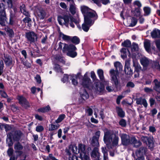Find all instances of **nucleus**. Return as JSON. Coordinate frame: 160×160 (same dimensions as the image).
<instances>
[{
    "label": "nucleus",
    "instance_id": "32",
    "mask_svg": "<svg viewBox=\"0 0 160 160\" xmlns=\"http://www.w3.org/2000/svg\"><path fill=\"white\" fill-rule=\"evenodd\" d=\"M117 111L119 116L121 117H123L125 116V112L123 111L122 108L119 107L116 108Z\"/></svg>",
    "mask_w": 160,
    "mask_h": 160
},
{
    "label": "nucleus",
    "instance_id": "27",
    "mask_svg": "<svg viewBox=\"0 0 160 160\" xmlns=\"http://www.w3.org/2000/svg\"><path fill=\"white\" fill-rule=\"evenodd\" d=\"M136 155L138 157V158L136 160H144V158L142 156V152H141V150L137 151L136 152Z\"/></svg>",
    "mask_w": 160,
    "mask_h": 160
},
{
    "label": "nucleus",
    "instance_id": "30",
    "mask_svg": "<svg viewBox=\"0 0 160 160\" xmlns=\"http://www.w3.org/2000/svg\"><path fill=\"white\" fill-rule=\"evenodd\" d=\"M154 82L155 84L154 89L157 91L160 92V82L157 79L155 80Z\"/></svg>",
    "mask_w": 160,
    "mask_h": 160
},
{
    "label": "nucleus",
    "instance_id": "37",
    "mask_svg": "<svg viewBox=\"0 0 160 160\" xmlns=\"http://www.w3.org/2000/svg\"><path fill=\"white\" fill-rule=\"evenodd\" d=\"M6 15L4 16H0V24L2 26L5 25V22L6 20Z\"/></svg>",
    "mask_w": 160,
    "mask_h": 160
},
{
    "label": "nucleus",
    "instance_id": "59",
    "mask_svg": "<svg viewBox=\"0 0 160 160\" xmlns=\"http://www.w3.org/2000/svg\"><path fill=\"white\" fill-rule=\"evenodd\" d=\"M0 94L1 96L4 98H7L8 97V95H7L6 92L4 91L1 90L0 91Z\"/></svg>",
    "mask_w": 160,
    "mask_h": 160
},
{
    "label": "nucleus",
    "instance_id": "5",
    "mask_svg": "<svg viewBox=\"0 0 160 160\" xmlns=\"http://www.w3.org/2000/svg\"><path fill=\"white\" fill-rule=\"evenodd\" d=\"M78 151H79L80 157L82 160H89L88 154L86 152L85 145L82 143H79L78 144Z\"/></svg>",
    "mask_w": 160,
    "mask_h": 160
},
{
    "label": "nucleus",
    "instance_id": "7",
    "mask_svg": "<svg viewBox=\"0 0 160 160\" xmlns=\"http://www.w3.org/2000/svg\"><path fill=\"white\" fill-rule=\"evenodd\" d=\"M3 59L7 66H13L14 64V61L9 55L4 54Z\"/></svg>",
    "mask_w": 160,
    "mask_h": 160
},
{
    "label": "nucleus",
    "instance_id": "47",
    "mask_svg": "<svg viewBox=\"0 0 160 160\" xmlns=\"http://www.w3.org/2000/svg\"><path fill=\"white\" fill-rule=\"evenodd\" d=\"M135 15L137 17H138L142 15L141 13V10L140 8H136L134 10Z\"/></svg>",
    "mask_w": 160,
    "mask_h": 160
},
{
    "label": "nucleus",
    "instance_id": "60",
    "mask_svg": "<svg viewBox=\"0 0 160 160\" xmlns=\"http://www.w3.org/2000/svg\"><path fill=\"white\" fill-rule=\"evenodd\" d=\"M50 155H51L52 157H54L52 154H49L48 156V157H46L45 156H43L42 157L43 160H50V159L52 160V158L51 157Z\"/></svg>",
    "mask_w": 160,
    "mask_h": 160
},
{
    "label": "nucleus",
    "instance_id": "13",
    "mask_svg": "<svg viewBox=\"0 0 160 160\" xmlns=\"http://www.w3.org/2000/svg\"><path fill=\"white\" fill-rule=\"evenodd\" d=\"M133 66L135 67L134 77L137 78L139 76V72L141 70V67L137 60L133 61Z\"/></svg>",
    "mask_w": 160,
    "mask_h": 160
},
{
    "label": "nucleus",
    "instance_id": "33",
    "mask_svg": "<svg viewBox=\"0 0 160 160\" xmlns=\"http://www.w3.org/2000/svg\"><path fill=\"white\" fill-rule=\"evenodd\" d=\"M50 109V107L49 106H48L38 109L37 111L39 112H45L49 111Z\"/></svg>",
    "mask_w": 160,
    "mask_h": 160
},
{
    "label": "nucleus",
    "instance_id": "34",
    "mask_svg": "<svg viewBox=\"0 0 160 160\" xmlns=\"http://www.w3.org/2000/svg\"><path fill=\"white\" fill-rule=\"evenodd\" d=\"M0 13L1 16L5 15V6L2 3H0Z\"/></svg>",
    "mask_w": 160,
    "mask_h": 160
},
{
    "label": "nucleus",
    "instance_id": "31",
    "mask_svg": "<svg viewBox=\"0 0 160 160\" xmlns=\"http://www.w3.org/2000/svg\"><path fill=\"white\" fill-rule=\"evenodd\" d=\"M144 16H147L150 14L151 12V9L148 7H145L143 8Z\"/></svg>",
    "mask_w": 160,
    "mask_h": 160
},
{
    "label": "nucleus",
    "instance_id": "15",
    "mask_svg": "<svg viewBox=\"0 0 160 160\" xmlns=\"http://www.w3.org/2000/svg\"><path fill=\"white\" fill-rule=\"evenodd\" d=\"M103 86L100 84L99 82H97L95 84V86L92 89L97 93H101L104 90Z\"/></svg>",
    "mask_w": 160,
    "mask_h": 160
},
{
    "label": "nucleus",
    "instance_id": "14",
    "mask_svg": "<svg viewBox=\"0 0 160 160\" xmlns=\"http://www.w3.org/2000/svg\"><path fill=\"white\" fill-rule=\"evenodd\" d=\"M120 137L121 138L122 144L124 145H127L130 143L129 136L124 133L121 134Z\"/></svg>",
    "mask_w": 160,
    "mask_h": 160
},
{
    "label": "nucleus",
    "instance_id": "44",
    "mask_svg": "<svg viewBox=\"0 0 160 160\" xmlns=\"http://www.w3.org/2000/svg\"><path fill=\"white\" fill-rule=\"evenodd\" d=\"M71 41L73 43L77 44L79 43L80 40L77 36H74L71 39Z\"/></svg>",
    "mask_w": 160,
    "mask_h": 160
},
{
    "label": "nucleus",
    "instance_id": "29",
    "mask_svg": "<svg viewBox=\"0 0 160 160\" xmlns=\"http://www.w3.org/2000/svg\"><path fill=\"white\" fill-rule=\"evenodd\" d=\"M80 95L82 98L84 100L87 99L89 97L88 94L85 90H83L80 92Z\"/></svg>",
    "mask_w": 160,
    "mask_h": 160
},
{
    "label": "nucleus",
    "instance_id": "42",
    "mask_svg": "<svg viewBox=\"0 0 160 160\" xmlns=\"http://www.w3.org/2000/svg\"><path fill=\"white\" fill-rule=\"evenodd\" d=\"M14 148L17 151L19 150L23 149V147L19 142H18L15 144Z\"/></svg>",
    "mask_w": 160,
    "mask_h": 160
},
{
    "label": "nucleus",
    "instance_id": "1",
    "mask_svg": "<svg viewBox=\"0 0 160 160\" xmlns=\"http://www.w3.org/2000/svg\"><path fill=\"white\" fill-rule=\"evenodd\" d=\"M58 20L59 23L61 25H64L66 27H68L69 25L72 28L75 27L73 22H74L77 26L78 28L80 29H81V27L78 25L79 22L78 18L75 19L70 14H65L63 16H59L58 17Z\"/></svg>",
    "mask_w": 160,
    "mask_h": 160
},
{
    "label": "nucleus",
    "instance_id": "56",
    "mask_svg": "<svg viewBox=\"0 0 160 160\" xmlns=\"http://www.w3.org/2000/svg\"><path fill=\"white\" fill-rule=\"evenodd\" d=\"M13 152V150L12 148H9L7 151L8 155L9 157H11Z\"/></svg>",
    "mask_w": 160,
    "mask_h": 160
},
{
    "label": "nucleus",
    "instance_id": "2",
    "mask_svg": "<svg viewBox=\"0 0 160 160\" xmlns=\"http://www.w3.org/2000/svg\"><path fill=\"white\" fill-rule=\"evenodd\" d=\"M103 141L108 148H112L109 145L112 143V146H116L118 144L119 138L111 131L105 129L104 131Z\"/></svg>",
    "mask_w": 160,
    "mask_h": 160
},
{
    "label": "nucleus",
    "instance_id": "50",
    "mask_svg": "<svg viewBox=\"0 0 160 160\" xmlns=\"http://www.w3.org/2000/svg\"><path fill=\"white\" fill-rule=\"evenodd\" d=\"M65 115L62 114L59 116L58 119L56 120L57 123H58L62 121L65 118Z\"/></svg>",
    "mask_w": 160,
    "mask_h": 160
},
{
    "label": "nucleus",
    "instance_id": "39",
    "mask_svg": "<svg viewBox=\"0 0 160 160\" xmlns=\"http://www.w3.org/2000/svg\"><path fill=\"white\" fill-rule=\"evenodd\" d=\"M98 75L101 80H103L104 78L103 71L101 69H98L97 71Z\"/></svg>",
    "mask_w": 160,
    "mask_h": 160
},
{
    "label": "nucleus",
    "instance_id": "19",
    "mask_svg": "<svg viewBox=\"0 0 160 160\" xmlns=\"http://www.w3.org/2000/svg\"><path fill=\"white\" fill-rule=\"evenodd\" d=\"M69 10L72 15H74L77 13V9L73 1H72V3L70 4Z\"/></svg>",
    "mask_w": 160,
    "mask_h": 160
},
{
    "label": "nucleus",
    "instance_id": "21",
    "mask_svg": "<svg viewBox=\"0 0 160 160\" xmlns=\"http://www.w3.org/2000/svg\"><path fill=\"white\" fill-rule=\"evenodd\" d=\"M151 35L152 38H160V30L158 29H155L151 32Z\"/></svg>",
    "mask_w": 160,
    "mask_h": 160
},
{
    "label": "nucleus",
    "instance_id": "9",
    "mask_svg": "<svg viewBox=\"0 0 160 160\" xmlns=\"http://www.w3.org/2000/svg\"><path fill=\"white\" fill-rule=\"evenodd\" d=\"M17 99L19 101V103L23 106L26 108L29 107L30 105L29 102L23 96L18 95L17 96Z\"/></svg>",
    "mask_w": 160,
    "mask_h": 160
},
{
    "label": "nucleus",
    "instance_id": "26",
    "mask_svg": "<svg viewBox=\"0 0 160 160\" xmlns=\"http://www.w3.org/2000/svg\"><path fill=\"white\" fill-rule=\"evenodd\" d=\"M4 29L8 33L9 37L12 38L14 36V32L12 29L8 27H6L4 28Z\"/></svg>",
    "mask_w": 160,
    "mask_h": 160
},
{
    "label": "nucleus",
    "instance_id": "41",
    "mask_svg": "<svg viewBox=\"0 0 160 160\" xmlns=\"http://www.w3.org/2000/svg\"><path fill=\"white\" fill-rule=\"evenodd\" d=\"M147 144L150 148H152L154 146V142L152 139L151 138H148Z\"/></svg>",
    "mask_w": 160,
    "mask_h": 160
},
{
    "label": "nucleus",
    "instance_id": "51",
    "mask_svg": "<svg viewBox=\"0 0 160 160\" xmlns=\"http://www.w3.org/2000/svg\"><path fill=\"white\" fill-rule=\"evenodd\" d=\"M68 155L69 156V160H78V157L75 155H71L69 152H68Z\"/></svg>",
    "mask_w": 160,
    "mask_h": 160
},
{
    "label": "nucleus",
    "instance_id": "52",
    "mask_svg": "<svg viewBox=\"0 0 160 160\" xmlns=\"http://www.w3.org/2000/svg\"><path fill=\"white\" fill-rule=\"evenodd\" d=\"M3 1L7 3L9 7L10 8L12 7V0H3Z\"/></svg>",
    "mask_w": 160,
    "mask_h": 160
},
{
    "label": "nucleus",
    "instance_id": "18",
    "mask_svg": "<svg viewBox=\"0 0 160 160\" xmlns=\"http://www.w3.org/2000/svg\"><path fill=\"white\" fill-rule=\"evenodd\" d=\"M140 61L141 64L145 67H147L150 62V61L148 59L145 57L141 58Z\"/></svg>",
    "mask_w": 160,
    "mask_h": 160
},
{
    "label": "nucleus",
    "instance_id": "25",
    "mask_svg": "<svg viewBox=\"0 0 160 160\" xmlns=\"http://www.w3.org/2000/svg\"><path fill=\"white\" fill-rule=\"evenodd\" d=\"M69 149L70 150L72 151L74 153L77 154L79 153V151H78L77 147L75 144H72L70 145Z\"/></svg>",
    "mask_w": 160,
    "mask_h": 160
},
{
    "label": "nucleus",
    "instance_id": "22",
    "mask_svg": "<svg viewBox=\"0 0 160 160\" xmlns=\"http://www.w3.org/2000/svg\"><path fill=\"white\" fill-rule=\"evenodd\" d=\"M38 16L41 19H44L46 16V13L42 9L39 10L37 12Z\"/></svg>",
    "mask_w": 160,
    "mask_h": 160
},
{
    "label": "nucleus",
    "instance_id": "64",
    "mask_svg": "<svg viewBox=\"0 0 160 160\" xmlns=\"http://www.w3.org/2000/svg\"><path fill=\"white\" fill-rule=\"evenodd\" d=\"M28 17H27L24 18L23 20V21L25 23H29L31 21V18Z\"/></svg>",
    "mask_w": 160,
    "mask_h": 160
},
{
    "label": "nucleus",
    "instance_id": "10",
    "mask_svg": "<svg viewBox=\"0 0 160 160\" xmlns=\"http://www.w3.org/2000/svg\"><path fill=\"white\" fill-rule=\"evenodd\" d=\"M101 132L99 131H96L93 137L91 140V143L93 146H99L98 140L100 136Z\"/></svg>",
    "mask_w": 160,
    "mask_h": 160
},
{
    "label": "nucleus",
    "instance_id": "55",
    "mask_svg": "<svg viewBox=\"0 0 160 160\" xmlns=\"http://www.w3.org/2000/svg\"><path fill=\"white\" fill-rule=\"evenodd\" d=\"M119 124L122 127H124L126 126V121L123 119H122L119 122Z\"/></svg>",
    "mask_w": 160,
    "mask_h": 160
},
{
    "label": "nucleus",
    "instance_id": "49",
    "mask_svg": "<svg viewBox=\"0 0 160 160\" xmlns=\"http://www.w3.org/2000/svg\"><path fill=\"white\" fill-rule=\"evenodd\" d=\"M102 151L103 153V157H104V160H107V159L108 158V153L107 152L105 151V148H104V147H102Z\"/></svg>",
    "mask_w": 160,
    "mask_h": 160
},
{
    "label": "nucleus",
    "instance_id": "8",
    "mask_svg": "<svg viewBox=\"0 0 160 160\" xmlns=\"http://www.w3.org/2000/svg\"><path fill=\"white\" fill-rule=\"evenodd\" d=\"M84 23L82 25V28L84 31L87 32L90 27L92 25V20L91 19L84 18Z\"/></svg>",
    "mask_w": 160,
    "mask_h": 160
},
{
    "label": "nucleus",
    "instance_id": "40",
    "mask_svg": "<svg viewBox=\"0 0 160 160\" xmlns=\"http://www.w3.org/2000/svg\"><path fill=\"white\" fill-rule=\"evenodd\" d=\"M122 45L124 47L129 48L131 46V43L129 40H126L122 43Z\"/></svg>",
    "mask_w": 160,
    "mask_h": 160
},
{
    "label": "nucleus",
    "instance_id": "62",
    "mask_svg": "<svg viewBox=\"0 0 160 160\" xmlns=\"http://www.w3.org/2000/svg\"><path fill=\"white\" fill-rule=\"evenodd\" d=\"M137 22V21L134 18H133L132 19V22L130 26L131 27H133L136 25Z\"/></svg>",
    "mask_w": 160,
    "mask_h": 160
},
{
    "label": "nucleus",
    "instance_id": "17",
    "mask_svg": "<svg viewBox=\"0 0 160 160\" xmlns=\"http://www.w3.org/2000/svg\"><path fill=\"white\" fill-rule=\"evenodd\" d=\"M71 78L72 82L74 85H77L78 84V82L77 80L78 78H80L82 77V75L80 73H77L75 75L70 76Z\"/></svg>",
    "mask_w": 160,
    "mask_h": 160
},
{
    "label": "nucleus",
    "instance_id": "35",
    "mask_svg": "<svg viewBox=\"0 0 160 160\" xmlns=\"http://www.w3.org/2000/svg\"><path fill=\"white\" fill-rule=\"evenodd\" d=\"M132 142L134 144V146L138 147L141 145V142L137 140L135 138H133L131 140Z\"/></svg>",
    "mask_w": 160,
    "mask_h": 160
},
{
    "label": "nucleus",
    "instance_id": "58",
    "mask_svg": "<svg viewBox=\"0 0 160 160\" xmlns=\"http://www.w3.org/2000/svg\"><path fill=\"white\" fill-rule=\"evenodd\" d=\"M54 69L58 72H61L62 70L61 67L58 64H55L54 66Z\"/></svg>",
    "mask_w": 160,
    "mask_h": 160
},
{
    "label": "nucleus",
    "instance_id": "28",
    "mask_svg": "<svg viewBox=\"0 0 160 160\" xmlns=\"http://www.w3.org/2000/svg\"><path fill=\"white\" fill-rule=\"evenodd\" d=\"M12 133H10L7 134V142L9 146L12 145Z\"/></svg>",
    "mask_w": 160,
    "mask_h": 160
},
{
    "label": "nucleus",
    "instance_id": "45",
    "mask_svg": "<svg viewBox=\"0 0 160 160\" xmlns=\"http://www.w3.org/2000/svg\"><path fill=\"white\" fill-rule=\"evenodd\" d=\"M60 36L63 40L65 41H68L70 39V37L65 35L63 33H61L60 34Z\"/></svg>",
    "mask_w": 160,
    "mask_h": 160
},
{
    "label": "nucleus",
    "instance_id": "4",
    "mask_svg": "<svg viewBox=\"0 0 160 160\" xmlns=\"http://www.w3.org/2000/svg\"><path fill=\"white\" fill-rule=\"evenodd\" d=\"M81 10L84 16V18L96 19L98 16L96 12L88 7L82 5L80 7Z\"/></svg>",
    "mask_w": 160,
    "mask_h": 160
},
{
    "label": "nucleus",
    "instance_id": "12",
    "mask_svg": "<svg viewBox=\"0 0 160 160\" xmlns=\"http://www.w3.org/2000/svg\"><path fill=\"white\" fill-rule=\"evenodd\" d=\"M82 84L84 87L87 88H89L91 85V80L88 77L87 73L84 75Z\"/></svg>",
    "mask_w": 160,
    "mask_h": 160
},
{
    "label": "nucleus",
    "instance_id": "36",
    "mask_svg": "<svg viewBox=\"0 0 160 160\" xmlns=\"http://www.w3.org/2000/svg\"><path fill=\"white\" fill-rule=\"evenodd\" d=\"M144 46L147 51L148 52L149 51L150 46V42L149 40H146L144 42Z\"/></svg>",
    "mask_w": 160,
    "mask_h": 160
},
{
    "label": "nucleus",
    "instance_id": "46",
    "mask_svg": "<svg viewBox=\"0 0 160 160\" xmlns=\"http://www.w3.org/2000/svg\"><path fill=\"white\" fill-rule=\"evenodd\" d=\"M126 51L127 49L125 48H122L121 50V52L122 53L121 56L123 58H125L127 57Z\"/></svg>",
    "mask_w": 160,
    "mask_h": 160
},
{
    "label": "nucleus",
    "instance_id": "53",
    "mask_svg": "<svg viewBox=\"0 0 160 160\" xmlns=\"http://www.w3.org/2000/svg\"><path fill=\"white\" fill-rule=\"evenodd\" d=\"M44 130V128L43 126L41 125L37 126L36 127V130L37 132H42Z\"/></svg>",
    "mask_w": 160,
    "mask_h": 160
},
{
    "label": "nucleus",
    "instance_id": "57",
    "mask_svg": "<svg viewBox=\"0 0 160 160\" xmlns=\"http://www.w3.org/2000/svg\"><path fill=\"white\" fill-rule=\"evenodd\" d=\"M68 76L67 74L64 75L63 78L62 79V81L63 82H67L68 81Z\"/></svg>",
    "mask_w": 160,
    "mask_h": 160
},
{
    "label": "nucleus",
    "instance_id": "54",
    "mask_svg": "<svg viewBox=\"0 0 160 160\" xmlns=\"http://www.w3.org/2000/svg\"><path fill=\"white\" fill-rule=\"evenodd\" d=\"M3 67L4 64L3 61L1 60L0 62V75H1L3 72Z\"/></svg>",
    "mask_w": 160,
    "mask_h": 160
},
{
    "label": "nucleus",
    "instance_id": "6",
    "mask_svg": "<svg viewBox=\"0 0 160 160\" xmlns=\"http://www.w3.org/2000/svg\"><path fill=\"white\" fill-rule=\"evenodd\" d=\"M77 49L76 47L72 44H70L69 45V47L66 51H68L67 55L72 58L76 57L77 55V53L75 51Z\"/></svg>",
    "mask_w": 160,
    "mask_h": 160
},
{
    "label": "nucleus",
    "instance_id": "24",
    "mask_svg": "<svg viewBox=\"0 0 160 160\" xmlns=\"http://www.w3.org/2000/svg\"><path fill=\"white\" fill-rule=\"evenodd\" d=\"M20 9L21 12L26 16L30 17V15L28 12L26 10L25 6L24 4H22L20 7Z\"/></svg>",
    "mask_w": 160,
    "mask_h": 160
},
{
    "label": "nucleus",
    "instance_id": "43",
    "mask_svg": "<svg viewBox=\"0 0 160 160\" xmlns=\"http://www.w3.org/2000/svg\"><path fill=\"white\" fill-rule=\"evenodd\" d=\"M138 49V46L137 44L133 43L131 46V52H134L137 51Z\"/></svg>",
    "mask_w": 160,
    "mask_h": 160
},
{
    "label": "nucleus",
    "instance_id": "16",
    "mask_svg": "<svg viewBox=\"0 0 160 160\" xmlns=\"http://www.w3.org/2000/svg\"><path fill=\"white\" fill-rule=\"evenodd\" d=\"M129 62L128 61H125L124 71L126 74L130 75L132 74L133 72L131 68Z\"/></svg>",
    "mask_w": 160,
    "mask_h": 160
},
{
    "label": "nucleus",
    "instance_id": "23",
    "mask_svg": "<svg viewBox=\"0 0 160 160\" xmlns=\"http://www.w3.org/2000/svg\"><path fill=\"white\" fill-rule=\"evenodd\" d=\"M69 45H68L67 44L60 42L58 44V49H62L63 51L64 52L66 51Z\"/></svg>",
    "mask_w": 160,
    "mask_h": 160
},
{
    "label": "nucleus",
    "instance_id": "48",
    "mask_svg": "<svg viewBox=\"0 0 160 160\" xmlns=\"http://www.w3.org/2000/svg\"><path fill=\"white\" fill-rule=\"evenodd\" d=\"M59 127V125L58 124L56 125L52 124H51L49 127V131H53L57 129Z\"/></svg>",
    "mask_w": 160,
    "mask_h": 160
},
{
    "label": "nucleus",
    "instance_id": "11",
    "mask_svg": "<svg viewBox=\"0 0 160 160\" xmlns=\"http://www.w3.org/2000/svg\"><path fill=\"white\" fill-rule=\"evenodd\" d=\"M26 37L31 42H34L37 39V36L34 32H29L26 33Z\"/></svg>",
    "mask_w": 160,
    "mask_h": 160
},
{
    "label": "nucleus",
    "instance_id": "20",
    "mask_svg": "<svg viewBox=\"0 0 160 160\" xmlns=\"http://www.w3.org/2000/svg\"><path fill=\"white\" fill-rule=\"evenodd\" d=\"M136 103L138 104L143 105L145 108H146L148 106V103L146 100L141 98L137 99Z\"/></svg>",
    "mask_w": 160,
    "mask_h": 160
},
{
    "label": "nucleus",
    "instance_id": "61",
    "mask_svg": "<svg viewBox=\"0 0 160 160\" xmlns=\"http://www.w3.org/2000/svg\"><path fill=\"white\" fill-rule=\"evenodd\" d=\"M155 43L157 49L160 51V40L155 41Z\"/></svg>",
    "mask_w": 160,
    "mask_h": 160
},
{
    "label": "nucleus",
    "instance_id": "63",
    "mask_svg": "<svg viewBox=\"0 0 160 160\" xmlns=\"http://www.w3.org/2000/svg\"><path fill=\"white\" fill-rule=\"evenodd\" d=\"M23 64L24 66H26L27 68H30L31 66V63L27 61L23 62Z\"/></svg>",
    "mask_w": 160,
    "mask_h": 160
},
{
    "label": "nucleus",
    "instance_id": "38",
    "mask_svg": "<svg viewBox=\"0 0 160 160\" xmlns=\"http://www.w3.org/2000/svg\"><path fill=\"white\" fill-rule=\"evenodd\" d=\"M100 153L98 152L97 148H95V149L92 152L91 156L94 158L98 157V158H99Z\"/></svg>",
    "mask_w": 160,
    "mask_h": 160
},
{
    "label": "nucleus",
    "instance_id": "3",
    "mask_svg": "<svg viewBox=\"0 0 160 160\" xmlns=\"http://www.w3.org/2000/svg\"><path fill=\"white\" fill-rule=\"evenodd\" d=\"M116 70L111 69L110 71V74L111 77V80L112 83H114L116 87H117L119 83V78L118 77V71L122 70V66L121 63L119 62H116L114 63Z\"/></svg>",
    "mask_w": 160,
    "mask_h": 160
}]
</instances>
